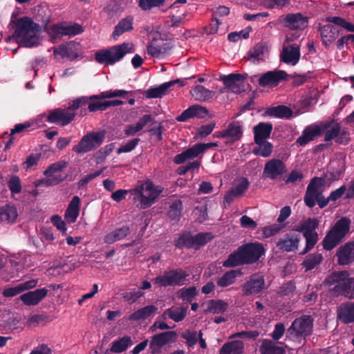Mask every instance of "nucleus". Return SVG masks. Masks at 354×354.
<instances>
[{
	"label": "nucleus",
	"mask_w": 354,
	"mask_h": 354,
	"mask_svg": "<svg viewBox=\"0 0 354 354\" xmlns=\"http://www.w3.org/2000/svg\"><path fill=\"white\" fill-rule=\"evenodd\" d=\"M129 192L134 196V201H140V207L145 209L157 201L162 189L159 187L155 186L151 180H147L140 183L133 189H129Z\"/></svg>",
	"instance_id": "nucleus-4"
},
{
	"label": "nucleus",
	"mask_w": 354,
	"mask_h": 354,
	"mask_svg": "<svg viewBox=\"0 0 354 354\" xmlns=\"http://www.w3.org/2000/svg\"><path fill=\"white\" fill-rule=\"evenodd\" d=\"M220 80L223 82L226 88L231 90L233 93H239L243 90V82L244 77L241 74L231 73L227 75H221Z\"/></svg>",
	"instance_id": "nucleus-21"
},
{
	"label": "nucleus",
	"mask_w": 354,
	"mask_h": 354,
	"mask_svg": "<svg viewBox=\"0 0 354 354\" xmlns=\"http://www.w3.org/2000/svg\"><path fill=\"white\" fill-rule=\"evenodd\" d=\"M167 44L161 39H153L147 45V53L153 57L158 58L167 52Z\"/></svg>",
	"instance_id": "nucleus-35"
},
{
	"label": "nucleus",
	"mask_w": 354,
	"mask_h": 354,
	"mask_svg": "<svg viewBox=\"0 0 354 354\" xmlns=\"http://www.w3.org/2000/svg\"><path fill=\"white\" fill-rule=\"evenodd\" d=\"M80 209V198L77 196L73 197L65 212V218L68 223H74L79 216Z\"/></svg>",
	"instance_id": "nucleus-32"
},
{
	"label": "nucleus",
	"mask_w": 354,
	"mask_h": 354,
	"mask_svg": "<svg viewBox=\"0 0 354 354\" xmlns=\"http://www.w3.org/2000/svg\"><path fill=\"white\" fill-rule=\"evenodd\" d=\"M66 178L67 175L57 176L55 177L46 176V178H45L38 180L35 183V186L37 187H39L41 186L50 187L53 185H57L60 183L64 181L66 179Z\"/></svg>",
	"instance_id": "nucleus-51"
},
{
	"label": "nucleus",
	"mask_w": 354,
	"mask_h": 354,
	"mask_svg": "<svg viewBox=\"0 0 354 354\" xmlns=\"http://www.w3.org/2000/svg\"><path fill=\"white\" fill-rule=\"evenodd\" d=\"M67 165V162L64 160H60L55 162L51 165H50L47 169L44 171V175L46 176H62V174H57L59 171H61L63 169H64Z\"/></svg>",
	"instance_id": "nucleus-53"
},
{
	"label": "nucleus",
	"mask_w": 354,
	"mask_h": 354,
	"mask_svg": "<svg viewBox=\"0 0 354 354\" xmlns=\"http://www.w3.org/2000/svg\"><path fill=\"white\" fill-rule=\"evenodd\" d=\"M259 353L261 354H285L286 350L283 347L279 346L277 342L270 339H263L259 346Z\"/></svg>",
	"instance_id": "nucleus-33"
},
{
	"label": "nucleus",
	"mask_w": 354,
	"mask_h": 354,
	"mask_svg": "<svg viewBox=\"0 0 354 354\" xmlns=\"http://www.w3.org/2000/svg\"><path fill=\"white\" fill-rule=\"evenodd\" d=\"M194 236L196 250L200 249L209 241L213 239L214 235L212 232H200Z\"/></svg>",
	"instance_id": "nucleus-56"
},
{
	"label": "nucleus",
	"mask_w": 354,
	"mask_h": 354,
	"mask_svg": "<svg viewBox=\"0 0 354 354\" xmlns=\"http://www.w3.org/2000/svg\"><path fill=\"white\" fill-rule=\"evenodd\" d=\"M105 139V131L90 132L84 136L72 150L77 154L89 152L100 147Z\"/></svg>",
	"instance_id": "nucleus-11"
},
{
	"label": "nucleus",
	"mask_w": 354,
	"mask_h": 354,
	"mask_svg": "<svg viewBox=\"0 0 354 354\" xmlns=\"http://www.w3.org/2000/svg\"><path fill=\"white\" fill-rule=\"evenodd\" d=\"M337 318L344 324L354 323V302L346 301L337 306Z\"/></svg>",
	"instance_id": "nucleus-25"
},
{
	"label": "nucleus",
	"mask_w": 354,
	"mask_h": 354,
	"mask_svg": "<svg viewBox=\"0 0 354 354\" xmlns=\"http://www.w3.org/2000/svg\"><path fill=\"white\" fill-rule=\"evenodd\" d=\"M265 286V279L262 274L255 273L243 284V290L245 295H256L262 291Z\"/></svg>",
	"instance_id": "nucleus-17"
},
{
	"label": "nucleus",
	"mask_w": 354,
	"mask_h": 354,
	"mask_svg": "<svg viewBox=\"0 0 354 354\" xmlns=\"http://www.w3.org/2000/svg\"><path fill=\"white\" fill-rule=\"evenodd\" d=\"M286 171V166L281 160L272 158L265 164L263 177L264 178L275 180L283 175Z\"/></svg>",
	"instance_id": "nucleus-16"
},
{
	"label": "nucleus",
	"mask_w": 354,
	"mask_h": 354,
	"mask_svg": "<svg viewBox=\"0 0 354 354\" xmlns=\"http://www.w3.org/2000/svg\"><path fill=\"white\" fill-rule=\"evenodd\" d=\"M182 337L186 340L189 347H193L198 342V333L196 331L186 330L182 334Z\"/></svg>",
	"instance_id": "nucleus-63"
},
{
	"label": "nucleus",
	"mask_w": 354,
	"mask_h": 354,
	"mask_svg": "<svg viewBox=\"0 0 354 354\" xmlns=\"http://www.w3.org/2000/svg\"><path fill=\"white\" fill-rule=\"evenodd\" d=\"M129 46V43H123L108 49L98 50L95 54V59L99 64L113 65L120 61L130 51Z\"/></svg>",
	"instance_id": "nucleus-8"
},
{
	"label": "nucleus",
	"mask_w": 354,
	"mask_h": 354,
	"mask_svg": "<svg viewBox=\"0 0 354 354\" xmlns=\"http://www.w3.org/2000/svg\"><path fill=\"white\" fill-rule=\"evenodd\" d=\"M39 279H31L24 283H21L14 287L6 288L3 291V295L6 297H12L16 296L26 290L32 289L37 286Z\"/></svg>",
	"instance_id": "nucleus-27"
},
{
	"label": "nucleus",
	"mask_w": 354,
	"mask_h": 354,
	"mask_svg": "<svg viewBox=\"0 0 354 354\" xmlns=\"http://www.w3.org/2000/svg\"><path fill=\"white\" fill-rule=\"evenodd\" d=\"M191 95L196 101L205 102L213 97L215 93L202 85H196L191 91Z\"/></svg>",
	"instance_id": "nucleus-39"
},
{
	"label": "nucleus",
	"mask_w": 354,
	"mask_h": 354,
	"mask_svg": "<svg viewBox=\"0 0 354 354\" xmlns=\"http://www.w3.org/2000/svg\"><path fill=\"white\" fill-rule=\"evenodd\" d=\"M205 313L220 314L224 313L228 307V304L221 299H211L206 303Z\"/></svg>",
	"instance_id": "nucleus-40"
},
{
	"label": "nucleus",
	"mask_w": 354,
	"mask_h": 354,
	"mask_svg": "<svg viewBox=\"0 0 354 354\" xmlns=\"http://www.w3.org/2000/svg\"><path fill=\"white\" fill-rule=\"evenodd\" d=\"M133 344L131 338L129 336H124L119 339L112 342L110 351L116 353H120L125 351L130 346Z\"/></svg>",
	"instance_id": "nucleus-43"
},
{
	"label": "nucleus",
	"mask_w": 354,
	"mask_h": 354,
	"mask_svg": "<svg viewBox=\"0 0 354 354\" xmlns=\"http://www.w3.org/2000/svg\"><path fill=\"white\" fill-rule=\"evenodd\" d=\"M15 25L13 37L21 46L31 48L39 44L41 26L29 17H23L12 21Z\"/></svg>",
	"instance_id": "nucleus-2"
},
{
	"label": "nucleus",
	"mask_w": 354,
	"mask_h": 354,
	"mask_svg": "<svg viewBox=\"0 0 354 354\" xmlns=\"http://www.w3.org/2000/svg\"><path fill=\"white\" fill-rule=\"evenodd\" d=\"M272 124L268 122H259L254 127V142L261 144L270 136Z\"/></svg>",
	"instance_id": "nucleus-29"
},
{
	"label": "nucleus",
	"mask_w": 354,
	"mask_h": 354,
	"mask_svg": "<svg viewBox=\"0 0 354 354\" xmlns=\"http://www.w3.org/2000/svg\"><path fill=\"white\" fill-rule=\"evenodd\" d=\"M300 236L295 233L286 234L276 242V246L283 252H294L298 249Z\"/></svg>",
	"instance_id": "nucleus-19"
},
{
	"label": "nucleus",
	"mask_w": 354,
	"mask_h": 354,
	"mask_svg": "<svg viewBox=\"0 0 354 354\" xmlns=\"http://www.w3.org/2000/svg\"><path fill=\"white\" fill-rule=\"evenodd\" d=\"M99 100H88V108H84L82 106L80 107V115L81 116L86 115L87 114V111H89L90 112H95L97 111H105L106 110V101L104 102H100Z\"/></svg>",
	"instance_id": "nucleus-47"
},
{
	"label": "nucleus",
	"mask_w": 354,
	"mask_h": 354,
	"mask_svg": "<svg viewBox=\"0 0 354 354\" xmlns=\"http://www.w3.org/2000/svg\"><path fill=\"white\" fill-rule=\"evenodd\" d=\"M180 82V79L161 84L157 87L150 88L146 91V97L148 98H158L166 94L167 91Z\"/></svg>",
	"instance_id": "nucleus-31"
},
{
	"label": "nucleus",
	"mask_w": 354,
	"mask_h": 354,
	"mask_svg": "<svg viewBox=\"0 0 354 354\" xmlns=\"http://www.w3.org/2000/svg\"><path fill=\"white\" fill-rule=\"evenodd\" d=\"M183 209V202L180 200L176 199L173 201L169 207L168 217L171 221H178L181 217Z\"/></svg>",
	"instance_id": "nucleus-44"
},
{
	"label": "nucleus",
	"mask_w": 354,
	"mask_h": 354,
	"mask_svg": "<svg viewBox=\"0 0 354 354\" xmlns=\"http://www.w3.org/2000/svg\"><path fill=\"white\" fill-rule=\"evenodd\" d=\"M18 322L13 315H3L1 317V333H6L8 330L15 329Z\"/></svg>",
	"instance_id": "nucleus-54"
},
{
	"label": "nucleus",
	"mask_w": 354,
	"mask_h": 354,
	"mask_svg": "<svg viewBox=\"0 0 354 354\" xmlns=\"http://www.w3.org/2000/svg\"><path fill=\"white\" fill-rule=\"evenodd\" d=\"M265 46L262 43L257 44L252 48H251L247 53L248 58L249 60L252 61L255 63V61L259 62L262 61L263 55L264 53Z\"/></svg>",
	"instance_id": "nucleus-49"
},
{
	"label": "nucleus",
	"mask_w": 354,
	"mask_h": 354,
	"mask_svg": "<svg viewBox=\"0 0 354 354\" xmlns=\"http://www.w3.org/2000/svg\"><path fill=\"white\" fill-rule=\"evenodd\" d=\"M128 93H129L128 91H124V90L107 91L102 92L98 95H93L89 97L82 96L81 97L87 98V100H86V104H87L88 100H102V99L111 98V97H124Z\"/></svg>",
	"instance_id": "nucleus-45"
},
{
	"label": "nucleus",
	"mask_w": 354,
	"mask_h": 354,
	"mask_svg": "<svg viewBox=\"0 0 354 354\" xmlns=\"http://www.w3.org/2000/svg\"><path fill=\"white\" fill-rule=\"evenodd\" d=\"M323 129L318 125H309L306 127L296 140V144L299 146H306L310 142L314 140L316 138L322 134Z\"/></svg>",
	"instance_id": "nucleus-23"
},
{
	"label": "nucleus",
	"mask_w": 354,
	"mask_h": 354,
	"mask_svg": "<svg viewBox=\"0 0 354 354\" xmlns=\"http://www.w3.org/2000/svg\"><path fill=\"white\" fill-rule=\"evenodd\" d=\"M189 276L181 268L165 270L162 274L153 279V282L160 287L181 286L185 283Z\"/></svg>",
	"instance_id": "nucleus-10"
},
{
	"label": "nucleus",
	"mask_w": 354,
	"mask_h": 354,
	"mask_svg": "<svg viewBox=\"0 0 354 354\" xmlns=\"http://www.w3.org/2000/svg\"><path fill=\"white\" fill-rule=\"evenodd\" d=\"M330 292L334 297L344 296L348 298L354 278L350 277L347 271L333 272L326 279Z\"/></svg>",
	"instance_id": "nucleus-5"
},
{
	"label": "nucleus",
	"mask_w": 354,
	"mask_h": 354,
	"mask_svg": "<svg viewBox=\"0 0 354 354\" xmlns=\"http://www.w3.org/2000/svg\"><path fill=\"white\" fill-rule=\"evenodd\" d=\"M133 17L131 15L121 19L115 26V29L112 35L114 39H117L125 32L131 31L133 29Z\"/></svg>",
	"instance_id": "nucleus-36"
},
{
	"label": "nucleus",
	"mask_w": 354,
	"mask_h": 354,
	"mask_svg": "<svg viewBox=\"0 0 354 354\" xmlns=\"http://www.w3.org/2000/svg\"><path fill=\"white\" fill-rule=\"evenodd\" d=\"M8 187L12 195L19 194L22 189L19 177L16 175L11 176L8 181Z\"/></svg>",
	"instance_id": "nucleus-60"
},
{
	"label": "nucleus",
	"mask_w": 354,
	"mask_h": 354,
	"mask_svg": "<svg viewBox=\"0 0 354 354\" xmlns=\"http://www.w3.org/2000/svg\"><path fill=\"white\" fill-rule=\"evenodd\" d=\"M257 145L258 147H254L252 150V153L254 155L261 156L264 158L269 157L271 155L273 148L271 142L265 140L262 143Z\"/></svg>",
	"instance_id": "nucleus-50"
},
{
	"label": "nucleus",
	"mask_w": 354,
	"mask_h": 354,
	"mask_svg": "<svg viewBox=\"0 0 354 354\" xmlns=\"http://www.w3.org/2000/svg\"><path fill=\"white\" fill-rule=\"evenodd\" d=\"M188 306L172 307L166 310L167 317L176 322L183 321L187 314Z\"/></svg>",
	"instance_id": "nucleus-46"
},
{
	"label": "nucleus",
	"mask_w": 354,
	"mask_h": 354,
	"mask_svg": "<svg viewBox=\"0 0 354 354\" xmlns=\"http://www.w3.org/2000/svg\"><path fill=\"white\" fill-rule=\"evenodd\" d=\"M217 146L218 144L216 142L195 144L192 147H189L182 153L177 154L174 158V162L177 165L183 164L186 160L194 159L200 153L205 152L210 148L216 147Z\"/></svg>",
	"instance_id": "nucleus-13"
},
{
	"label": "nucleus",
	"mask_w": 354,
	"mask_h": 354,
	"mask_svg": "<svg viewBox=\"0 0 354 354\" xmlns=\"http://www.w3.org/2000/svg\"><path fill=\"white\" fill-rule=\"evenodd\" d=\"M17 216L18 214L15 206L7 205L1 208V221H6L8 223H13Z\"/></svg>",
	"instance_id": "nucleus-48"
},
{
	"label": "nucleus",
	"mask_w": 354,
	"mask_h": 354,
	"mask_svg": "<svg viewBox=\"0 0 354 354\" xmlns=\"http://www.w3.org/2000/svg\"><path fill=\"white\" fill-rule=\"evenodd\" d=\"M176 246L178 248L186 247L187 248H194L196 250V245L194 236L191 234H183L179 237L176 243Z\"/></svg>",
	"instance_id": "nucleus-57"
},
{
	"label": "nucleus",
	"mask_w": 354,
	"mask_h": 354,
	"mask_svg": "<svg viewBox=\"0 0 354 354\" xmlns=\"http://www.w3.org/2000/svg\"><path fill=\"white\" fill-rule=\"evenodd\" d=\"M54 55H59L62 57H68L71 60H73L78 57L77 53L75 52L73 46L71 44L59 46L58 50H54Z\"/></svg>",
	"instance_id": "nucleus-55"
},
{
	"label": "nucleus",
	"mask_w": 354,
	"mask_h": 354,
	"mask_svg": "<svg viewBox=\"0 0 354 354\" xmlns=\"http://www.w3.org/2000/svg\"><path fill=\"white\" fill-rule=\"evenodd\" d=\"M198 294V290L195 286L183 288L178 291V298L183 301L192 303L194 298Z\"/></svg>",
	"instance_id": "nucleus-52"
},
{
	"label": "nucleus",
	"mask_w": 354,
	"mask_h": 354,
	"mask_svg": "<svg viewBox=\"0 0 354 354\" xmlns=\"http://www.w3.org/2000/svg\"><path fill=\"white\" fill-rule=\"evenodd\" d=\"M86 97H77L73 100L66 109L57 108L49 110L48 115L44 113L40 115V117L45 118V122L62 127L66 126L74 120L75 111L86 105Z\"/></svg>",
	"instance_id": "nucleus-3"
},
{
	"label": "nucleus",
	"mask_w": 354,
	"mask_h": 354,
	"mask_svg": "<svg viewBox=\"0 0 354 354\" xmlns=\"http://www.w3.org/2000/svg\"><path fill=\"white\" fill-rule=\"evenodd\" d=\"M321 36L323 39V44L326 46L328 43L330 44L336 39L339 35V30L331 24L323 26L321 29Z\"/></svg>",
	"instance_id": "nucleus-38"
},
{
	"label": "nucleus",
	"mask_w": 354,
	"mask_h": 354,
	"mask_svg": "<svg viewBox=\"0 0 354 354\" xmlns=\"http://www.w3.org/2000/svg\"><path fill=\"white\" fill-rule=\"evenodd\" d=\"M130 228L127 225H123L121 227L116 228L113 231L108 233L104 237V242L107 244H112L118 241L126 238L130 234Z\"/></svg>",
	"instance_id": "nucleus-34"
},
{
	"label": "nucleus",
	"mask_w": 354,
	"mask_h": 354,
	"mask_svg": "<svg viewBox=\"0 0 354 354\" xmlns=\"http://www.w3.org/2000/svg\"><path fill=\"white\" fill-rule=\"evenodd\" d=\"M265 252L263 244L259 242L244 243L228 256L223 266L225 268H234L252 264L257 262Z\"/></svg>",
	"instance_id": "nucleus-1"
},
{
	"label": "nucleus",
	"mask_w": 354,
	"mask_h": 354,
	"mask_svg": "<svg viewBox=\"0 0 354 354\" xmlns=\"http://www.w3.org/2000/svg\"><path fill=\"white\" fill-rule=\"evenodd\" d=\"M140 142V139L138 138H135L131 140H128L127 142L122 144L117 151L118 154H121L123 153H129L133 151Z\"/></svg>",
	"instance_id": "nucleus-62"
},
{
	"label": "nucleus",
	"mask_w": 354,
	"mask_h": 354,
	"mask_svg": "<svg viewBox=\"0 0 354 354\" xmlns=\"http://www.w3.org/2000/svg\"><path fill=\"white\" fill-rule=\"evenodd\" d=\"M265 115L289 120L293 116V111L286 105H278L268 108L265 111Z\"/></svg>",
	"instance_id": "nucleus-28"
},
{
	"label": "nucleus",
	"mask_w": 354,
	"mask_h": 354,
	"mask_svg": "<svg viewBox=\"0 0 354 354\" xmlns=\"http://www.w3.org/2000/svg\"><path fill=\"white\" fill-rule=\"evenodd\" d=\"M176 337L177 333L174 330L165 331L153 335L149 342L151 354H159L165 345L175 342Z\"/></svg>",
	"instance_id": "nucleus-14"
},
{
	"label": "nucleus",
	"mask_w": 354,
	"mask_h": 354,
	"mask_svg": "<svg viewBox=\"0 0 354 354\" xmlns=\"http://www.w3.org/2000/svg\"><path fill=\"white\" fill-rule=\"evenodd\" d=\"M337 263L340 266H346L354 261V241L340 246L337 252Z\"/></svg>",
	"instance_id": "nucleus-20"
},
{
	"label": "nucleus",
	"mask_w": 354,
	"mask_h": 354,
	"mask_svg": "<svg viewBox=\"0 0 354 354\" xmlns=\"http://www.w3.org/2000/svg\"><path fill=\"white\" fill-rule=\"evenodd\" d=\"M308 17L301 13H288L283 19V26L292 30H304L308 26Z\"/></svg>",
	"instance_id": "nucleus-18"
},
{
	"label": "nucleus",
	"mask_w": 354,
	"mask_h": 354,
	"mask_svg": "<svg viewBox=\"0 0 354 354\" xmlns=\"http://www.w3.org/2000/svg\"><path fill=\"white\" fill-rule=\"evenodd\" d=\"M319 226V221L317 218H308L295 225L294 230L303 234L306 239V246L301 254H306L312 250L319 241V235L316 230Z\"/></svg>",
	"instance_id": "nucleus-9"
},
{
	"label": "nucleus",
	"mask_w": 354,
	"mask_h": 354,
	"mask_svg": "<svg viewBox=\"0 0 354 354\" xmlns=\"http://www.w3.org/2000/svg\"><path fill=\"white\" fill-rule=\"evenodd\" d=\"M287 73L282 70L269 71L259 75H253L251 78V82H254L255 78L258 77V84L261 87H274L277 86L281 82L287 80Z\"/></svg>",
	"instance_id": "nucleus-12"
},
{
	"label": "nucleus",
	"mask_w": 354,
	"mask_h": 354,
	"mask_svg": "<svg viewBox=\"0 0 354 354\" xmlns=\"http://www.w3.org/2000/svg\"><path fill=\"white\" fill-rule=\"evenodd\" d=\"M351 220L347 217L339 219L330 230L326 233L322 244L326 251H330L337 247L349 232Z\"/></svg>",
	"instance_id": "nucleus-6"
},
{
	"label": "nucleus",
	"mask_w": 354,
	"mask_h": 354,
	"mask_svg": "<svg viewBox=\"0 0 354 354\" xmlns=\"http://www.w3.org/2000/svg\"><path fill=\"white\" fill-rule=\"evenodd\" d=\"M225 130L227 138H230L232 142L237 141L243 136V127L239 121L230 122Z\"/></svg>",
	"instance_id": "nucleus-41"
},
{
	"label": "nucleus",
	"mask_w": 354,
	"mask_h": 354,
	"mask_svg": "<svg viewBox=\"0 0 354 354\" xmlns=\"http://www.w3.org/2000/svg\"><path fill=\"white\" fill-rule=\"evenodd\" d=\"M323 260L322 254L320 253H313L307 255L301 263L302 268L305 271H310L319 265Z\"/></svg>",
	"instance_id": "nucleus-42"
},
{
	"label": "nucleus",
	"mask_w": 354,
	"mask_h": 354,
	"mask_svg": "<svg viewBox=\"0 0 354 354\" xmlns=\"http://www.w3.org/2000/svg\"><path fill=\"white\" fill-rule=\"evenodd\" d=\"M209 111L206 107L199 104H194L183 111V113L176 117L178 122H186L190 118H205Z\"/></svg>",
	"instance_id": "nucleus-22"
},
{
	"label": "nucleus",
	"mask_w": 354,
	"mask_h": 354,
	"mask_svg": "<svg viewBox=\"0 0 354 354\" xmlns=\"http://www.w3.org/2000/svg\"><path fill=\"white\" fill-rule=\"evenodd\" d=\"M158 308L154 305H148L131 313L128 319L131 322H139L153 317L157 312Z\"/></svg>",
	"instance_id": "nucleus-30"
},
{
	"label": "nucleus",
	"mask_w": 354,
	"mask_h": 354,
	"mask_svg": "<svg viewBox=\"0 0 354 354\" xmlns=\"http://www.w3.org/2000/svg\"><path fill=\"white\" fill-rule=\"evenodd\" d=\"M48 292L46 288H38L21 295L19 298L26 306H36L47 296Z\"/></svg>",
	"instance_id": "nucleus-24"
},
{
	"label": "nucleus",
	"mask_w": 354,
	"mask_h": 354,
	"mask_svg": "<svg viewBox=\"0 0 354 354\" xmlns=\"http://www.w3.org/2000/svg\"><path fill=\"white\" fill-rule=\"evenodd\" d=\"M62 31H64V35L75 36L81 34L83 32V28L80 25L74 24L71 26H63Z\"/></svg>",
	"instance_id": "nucleus-64"
},
{
	"label": "nucleus",
	"mask_w": 354,
	"mask_h": 354,
	"mask_svg": "<svg viewBox=\"0 0 354 354\" xmlns=\"http://www.w3.org/2000/svg\"><path fill=\"white\" fill-rule=\"evenodd\" d=\"M244 344L241 340H234L225 343L218 354H243Z\"/></svg>",
	"instance_id": "nucleus-37"
},
{
	"label": "nucleus",
	"mask_w": 354,
	"mask_h": 354,
	"mask_svg": "<svg viewBox=\"0 0 354 354\" xmlns=\"http://www.w3.org/2000/svg\"><path fill=\"white\" fill-rule=\"evenodd\" d=\"M166 0H139L138 6L142 10H150L153 8L162 6Z\"/></svg>",
	"instance_id": "nucleus-61"
},
{
	"label": "nucleus",
	"mask_w": 354,
	"mask_h": 354,
	"mask_svg": "<svg viewBox=\"0 0 354 354\" xmlns=\"http://www.w3.org/2000/svg\"><path fill=\"white\" fill-rule=\"evenodd\" d=\"M314 319L310 315H303L296 318L286 330V338L301 343L313 333Z\"/></svg>",
	"instance_id": "nucleus-7"
},
{
	"label": "nucleus",
	"mask_w": 354,
	"mask_h": 354,
	"mask_svg": "<svg viewBox=\"0 0 354 354\" xmlns=\"http://www.w3.org/2000/svg\"><path fill=\"white\" fill-rule=\"evenodd\" d=\"M236 277L235 270L227 272L218 279L217 285L220 287H227L234 282Z\"/></svg>",
	"instance_id": "nucleus-59"
},
{
	"label": "nucleus",
	"mask_w": 354,
	"mask_h": 354,
	"mask_svg": "<svg viewBox=\"0 0 354 354\" xmlns=\"http://www.w3.org/2000/svg\"><path fill=\"white\" fill-rule=\"evenodd\" d=\"M300 59V48L297 44L289 45L283 48L281 60L286 64L296 65Z\"/></svg>",
	"instance_id": "nucleus-26"
},
{
	"label": "nucleus",
	"mask_w": 354,
	"mask_h": 354,
	"mask_svg": "<svg viewBox=\"0 0 354 354\" xmlns=\"http://www.w3.org/2000/svg\"><path fill=\"white\" fill-rule=\"evenodd\" d=\"M324 180L322 178L314 177L308 185L304 201L305 205L313 208L316 204V198L322 192L321 188L324 185Z\"/></svg>",
	"instance_id": "nucleus-15"
},
{
	"label": "nucleus",
	"mask_w": 354,
	"mask_h": 354,
	"mask_svg": "<svg viewBox=\"0 0 354 354\" xmlns=\"http://www.w3.org/2000/svg\"><path fill=\"white\" fill-rule=\"evenodd\" d=\"M250 185V183L248 178H241L240 183H238L235 187H232L230 190L236 197L241 196L247 191Z\"/></svg>",
	"instance_id": "nucleus-58"
}]
</instances>
